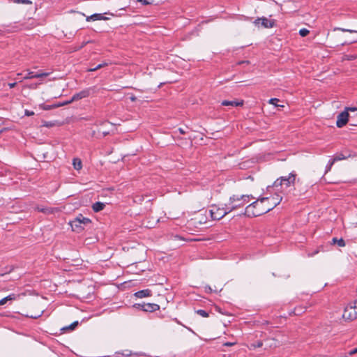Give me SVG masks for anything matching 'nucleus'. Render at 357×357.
<instances>
[{
  "instance_id": "obj_1",
  "label": "nucleus",
  "mask_w": 357,
  "mask_h": 357,
  "mask_svg": "<svg viewBox=\"0 0 357 357\" xmlns=\"http://www.w3.org/2000/svg\"><path fill=\"white\" fill-rule=\"evenodd\" d=\"M273 199L275 200L273 202L271 207H267L263 209H257V206H259V205H263L264 204H265L266 201H268V199L267 197H261L257 199L256 201L253 202L245 208L244 214L248 215V217H257L270 211L281 202V201L282 200V197L277 195V197H273Z\"/></svg>"
},
{
  "instance_id": "obj_2",
  "label": "nucleus",
  "mask_w": 357,
  "mask_h": 357,
  "mask_svg": "<svg viewBox=\"0 0 357 357\" xmlns=\"http://www.w3.org/2000/svg\"><path fill=\"white\" fill-rule=\"evenodd\" d=\"M251 199H254L251 195H233L229 199L225 206H227L229 211L231 212L234 210L243 207L248 204Z\"/></svg>"
},
{
  "instance_id": "obj_3",
  "label": "nucleus",
  "mask_w": 357,
  "mask_h": 357,
  "mask_svg": "<svg viewBox=\"0 0 357 357\" xmlns=\"http://www.w3.org/2000/svg\"><path fill=\"white\" fill-rule=\"evenodd\" d=\"M296 180V174L291 172L287 176H282L278 178L274 183L273 186H268L267 190H269L271 188H275V190L280 193L282 192L284 188H287L293 185Z\"/></svg>"
},
{
  "instance_id": "obj_4",
  "label": "nucleus",
  "mask_w": 357,
  "mask_h": 357,
  "mask_svg": "<svg viewBox=\"0 0 357 357\" xmlns=\"http://www.w3.org/2000/svg\"><path fill=\"white\" fill-rule=\"evenodd\" d=\"M357 108L356 107H347L345 111L338 114L337 117L336 126L338 128H342L347 122L351 121V118H354L355 116H351L348 113V111L356 112Z\"/></svg>"
},
{
  "instance_id": "obj_5",
  "label": "nucleus",
  "mask_w": 357,
  "mask_h": 357,
  "mask_svg": "<svg viewBox=\"0 0 357 357\" xmlns=\"http://www.w3.org/2000/svg\"><path fill=\"white\" fill-rule=\"evenodd\" d=\"M209 213L213 220H220L227 214L230 213V211H229L227 206L225 205L224 207H219L216 205H212L209 210Z\"/></svg>"
},
{
  "instance_id": "obj_6",
  "label": "nucleus",
  "mask_w": 357,
  "mask_h": 357,
  "mask_svg": "<svg viewBox=\"0 0 357 357\" xmlns=\"http://www.w3.org/2000/svg\"><path fill=\"white\" fill-rule=\"evenodd\" d=\"M342 317L348 321L354 320L357 318L356 310L353 308L351 305H347L344 310Z\"/></svg>"
},
{
  "instance_id": "obj_7",
  "label": "nucleus",
  "mask_w": 357,
  "mask_h": 357,
  "mask_svg": "<svg viewBox=\"0 0 357 357\" xmlns=\"http://www.w3.org/2000/svg\"><path fill=\"white\" fill-rule=\"evenodd\" d=\"M254 24L257 26H259L261 24V26L264 28H272L275 25V20H269L265 17H258L254 21Z\"/></svg>"
},
{
  "instance_id": "obj_8",
  "label": "nucleus",
  "mask_w": 357,
  "mask_h": 357,
  "mask_svg": "<svg viewBox=\"0 0 357 357\" xmlns=\"http://www.w3.org/2000/svg\"><path fill=\"white\" fill-rule=\"evenodd\" d=\"M91 222V220L89 218L84 217L82 214H79L77 217L75 218L73 221H72L71 226L72 227H80L82 228L81 225H87Z\"/></svg>"
},
{
  "instance_id": "obj_9",
  "label": "nucleus",
  "mask_w": 357,
  "mask_h": 357,
  "mask_svg": "<svg viewBox=\"0 0 357 357\" xmlns=\"http://www.w3.org/2000/svg\"><path fill=\"white\" fill-rule=\"evenodd\" d=\"M91 91V88H86L78 93H75L71 98V101L74 102L89 97Z\"/></svg>"
},
{
  "instance_id": "obj_10",
  "label": "nucleus",
  "mask_w": 357,
  "mask_h": 357,
  "mask_svg": "<svg viewBox=\"0 0 357 357\" xmlns=\"http://www.w3.org/2000/svg\"><path fill=\"white\" fill-rule=\"evenodd\" d=\"M144 307V312H153L158 310L160 309V306L155 303H145Z\"/></svg>"
},
{
  "instance_id": "obj_11",
  "label": "nucleus",
  "mask_w": 357,
  "mask_h": 357,
  "mask_svg": "<svg viewBox=\"0 0 357 357\" xmlns=\"http://www.w3.org/2000/svg\"><path fill=\"white\" fill-rule=\"evenodd\" d=\"M49 73H34L33 72H29L28 74L24 77V79H32V78H40L45 77L49 75Z\"/></svg>"
},
{
  "instance_id": "obj_12",
  "label": "nucleus",
  "mask_w": 357,
  "mask_h": 357,
  "mask_svg": "<svg viewBox=\"0 0 357 357\" xmlns=\"http://www.w3.org/2000/svg\"><path fill=\"white\" fill-rule=\"evenodd\" d=\"M135 296L139 298H142L145 297H149L151 296V291L150 289H143L138 291L134 294Z\"/></svg>"
},
{
  "instance_id": "obj_13",
  "label": "nucleus",
  "mask_w": 357,
  "mask_h": 357,
  "mask_svg": "<svg viewBox=\"0 0 357 357\" xmlns=\"http://www.w3.org/2000/svg\"><path fill=\"white\" fill-rule=\"evenodd\" d=\"M243 105V101H238V100H223L222 102V105L223 106H231V107H238L242 106Z\"/></svg>"
},
{
  "instance_id": "obj_14",
  "label": "nucleus",
  "mask_w": 357,
  "mask_h": 357,
  "mask_svg": "<svg viewBox=\"0 0 357 357\" xmlns=\"http://www.w3.org/2000/svg\"><path fill=\"white\" fill-rule=\"evenodd\" d=\"M105 17H104L102 14L95 13V14L91 15V16L87 17L86 21H88V22L91 21V20L96 21V20H105Z\"/></svg>"
},
{
  "instance_id": "obj_15",
  "label": "nucleus",
  "mask_w": 357,
  "mask_h": 357,
  "mask_svg": "<svg viewBox=\"0 0 357 357\" xmlns=\"http://www.w3.org/2000/svg\"><path fill=\"white\" fill-rule=\"evenodd\" d=\"M105 204L102 202H97L92 205V208L95 212H99L102 211L105 207Z\"/></svg>"
},
{
  "instance_id": "obj_16",
  "label": "nucleus",
  "mask_w": 357,
  "mask_h": 357,
  "mask_svg": "<svg viewBox=\"0 0 357 357\" xmlns=\"http://www.w3.org/2000/svg\"><path fill=\"white\" fill-rule=\"evenodd\" d=\"M16 298V295L14 294H10L8 296L0 300V305H3L6 303L8 301L15 300Z\"/></svg>"
},
{
  "instance_id": "obj_17",
  "label": "nucleus",
  "mask_w": 357,
  "mask_h": 357,
  "mask_svg": "<svg viewBox=\"0 0 357 357\" xmlns=\"http://www.w3.org/2000/svg\"><path fill=\"white\" fill-rule=\"evenodd\" d=\"M36 209L39 212H42L46 214L52 213L53 212V210L50 208H44L39 206H37Z\"/></svg>"
},
{
  "instance_id": "obj_18",
  "label": "nucleus",
  "mask_w": 357,
  "mask_h": 357,
  "mask_svg": "<svg viewBox=\"0 0 357 357\" xmlns=\"http://www.w3.org/2000/svg\"><path fill=\"white\" fill-rule=\"evenodd\" d=\"M73 167L75 169L79 170L82 168V161L78 158L73 159Z\"/></svg>"
},
{
  "instance_id": "obj_19",
  "label": "nucleus",
  "mask_w": 357,
  "mask_h": 357,
  "mask_svg": "<svg viewBox=\"0 0 357 357\" xmlns=\"http://www.w3.org/2000/svg\"><path fill=\"white\" fill-rule=\"evenodd\" d=\"M262 346H263L262 341H258L256 343L250 344V345L248 347V348H249V349H255L256 348L261 347Z\"/></svg>"
},
{
  "instance_id": "obj_20",
  "label": "nucleus",
  "mask_w": 357,
  "mask_h": 357,
  "mask_svg": "<svg viewBox=\"0 0 357 357\" xmlns=\"http://www.w3.org/2000/svg\"><path fill=\"white\" fill-rule=\"evenodd\" d=\"M78 321H74L73 323H72L71 324H70L68 326H66V327H64L62 328L63 331H66V330H70V331H73L74 330L78 325Z\"/></svg>"
},
{
  "instance_id": "obj_21",
  "label": "nucleus",
  "mask_w": 357,
  "mask_h": 357,
  "mask_svg": "<svg viewBox=\"0 0 357 357\" xmlns=\"http://www.w3.org/2000/svg\"><path fill=\"white\" fill-rule=\"evenodd\" d=\"M107 65H108V64H107V63H106V62H102V63H101L98 64L97 66H96V67H94V68H89V69L88 70V71H89V72L96 71V70H97L98 69H100V68H103V67H105V66H107Z\"/></svg>"
},
{
  "instance_id": "obj_22",
  "label": "nucleus",
  "mask_w": 357,
  "mask_h": 357,
  "mask_svg": "<svg viewBox=\"0 0 357 357\" xmlns=\"http://www.w3.org/2000/svg\"><path fill=\"white\" fill-rule=\"evenodd\" d=\"M347 157L344 155L342 153H338L335 155L333 159L335 162L340 161L344 159H346Z\"/></svg>"
},
{
  "instance_id": "obj_23",
  "label": "nucleus",
  "mask_w": 357,
  "mask_h": 357,
  "mask_svg": "<svg viewBox=\"0 0 357 357\" xmlns=\"http://www.w3.org/2000/svg\"><path fill=\"white\" fill-rule=\"evenodd\" d=\"M277 195H279V196L282 197L280 195H279V194H278V193H275V195H273L271 198H268V197H267V198L268 199V201H266V202H265V203H266V202H268V206H267V207H271V206H272V204H273V202H274V200H275V199H273V197H277Z\"/></svg>"
},
{
  "instance_id": "obj_24",
  "label": "nucleus",
  "mask_w": 357,
  "mask_h": 357,
  "mask_svg": "<svg viewBox=\"0 0 357 357\" xmlns=\"http://www.w3.org/2000/svg\"><path fill=\"white\" fill-rule=\"evenodd\" d=\"M197 314L200 315L202 317H208V312L204 310H198L197 312Z\"/></svg>"
},
{
  "instance_id": "obj_25",
  "label": "nucleus",
  "mask_w": 357,
  "mask_h": 357,
  "mask_svg": "<svg viewBox=\"0 0 357 357\" xmlns=\"http://www.w3.org/2000/svg\"><path fill=\"white\" fill-rule=\"evenodd\" d=\"M335 162L333 160V159H331L328 164L326 165V172H328V171L331 170L332 166L333 165V164L335 163Z\"/></svg>"
},
{
  "instance_id": "obj_26",
  "label": "nucleus",
  "mask_w": 357,
  "mask_h": 357,
  "mask_svg": "<svg viewBox=\"0 0 357 357\" xmlns=\"http://www.w3.org/2000/svg\"><path fill=\"white\" fill-rule=\"evenodd\" d=\"M15 3H23V4H31L32 2L30 0H13Z\"/></svg>"
},
{
  "instance_id": "obj_27",
  "label": "nucleus",
  "mask_w": 357,
  "mask_h": 357,
  "mask_svg": "<svg viewBox=\"0 0 357 357\" xmlns=\"http://www.w3.org/2000/svg\"><path fill=\"white\" fill-rule=\"evenodd\" d=\"M120 354L121 356L128 357V356H130L132 355V352L129 350H125L121 353H120V352L116 353V355H120Z\"/></svg>"
},
{
  "instance_id": "obj_28",
  "label": "nucleus",
  "mask_w": 357,
  "mask_h": 357,
  "mask_svg": "<svg viewBox=\"0 0 357 357\" xmlns=\"http://www.w3.org/2000/svg\"><path fill=\"white\" fill-rule=\"evenodd\" d=\"M279 102V99L276 98H271L269 100H268V102L271 105H273L275 107H278L279 105H278V102Z\"/></svg>"
},
{
  "instance_id": "obj_29",
  "label": "nucleus",
  "mask_w": 357,
  "mask_h": 357,
  "mask_svg": "<svg viewBox=\"0 0 357 357\" xmlns=\"http://www.w3.org/2000/svg\"><path fill=\"white\" fill-rule=\"evenodd\" d=\"M309 33V30H307V29H300L299 31V34L302 36V37H305L306 36L307 34Z\"/></svg>"
},
{
  "instance_id": "obj_30",
  "label": "nucleus",
  "mask_w": 357,
  "mask_h": 357,
  "mask_svg": "<svg viewBox=\"0 0 357 357\" xmlns=\"http://www.w3.org/2000/svg\"><path fill=\"white\" fill-rule=\"evenodd\" d=\"M55 125L54 122L52 121H44L43 123V126L46 128H51Z\"/></svg>"
},
{
  "instance_id": "obj_31",
  "label": "nucleus",
  "mask_w": 357,
  "mask_h": 357,
  "mask_svg": "<svg viewBox=\"0 0 357 357\" xmlns=\"http://www.w3.org/2000/svg\"><path fill=\"white\" fill-rule=\"evenodd\" d=\"M73 102V101H71V98H70L69 100L61 102H59L58 104L56 105V107H62V106L68 105V104H70V103H71Z\"/></svg>"
},
{
  "instance_id": "obj_32",
  "label": "nucleus",
  "mask_w": 357,
  "mask_h": 357,
  "mask_svg": "<svg viewBox=\"0 0 357 357\" xmlns=\"http://www.w3.org/2000/svg\"><path fill=\"white\" fill-rule=\"evenodd\" d=\"M144 305H145V303H135V304L133 305V307L144 311V307L143 306Z\"/></svg>"
},
{
  "instance_id": "obj_33",
  "label": "nucleus",
  "mask_w": 357,
  "mask_h": 357,
  "mask_svg": "<svg viewBox=\"0 0 357 357\" xmlns=\"http://www.w3.org/2000/svg\"><path fill=\"white\" fill-rule=\"evenodd\" d=\"M138 2H140L142 4L146 6L153 4V0L148 1V0H137Z\"/></svg>"
},
{
  "instance_id": "obj_34",
  "label": "nucleus",
  "mask_w": 357,
  "mask_h": 357,
  "mask_svg": "<svg viewBox=\"0 0 357 357\" xmlns=\"http://www.w3.org/2000/svg\"><path fill=\"white\" fill-rule=\"evenodd\" d=\"M56 107V105H43L42 106V108L45 110H49V109H51L52 108H55Z\"/></svg>"
},
{
  "instance_id": "obj_35",
  "label": "nucleus",
  "mask_w": 357,
  "mask_h": 357,
  "mask_svg": "<svg viewBox=\"0 0 357 357\" xmlns=\"http://www.w3.org/2000/svg\"><path fill=\"white\" fill-rule=\"evenodd\" d=\"M337 243L340 247L345 246V242L342 238L337 239Z\"/></svg>"
},
{
  "instance_id": "obj_36",
  "label": "nucleus",
  "mask_w": 357,
  "mask_h": 357,
  "mask_svg": "<svg viewBox=\"0 0 357 357\" xmlns=\"http://www.w3.org/2000/svg\"><path fill=\"white\" fill-rule=\"evenodd\" d=\"M24 114L27 116H30L34 115V112L33 111L26 109L24 112Z\"/></svg>"
},
{
  "instance_id": "obj_37",
  "label": "nucleus",
  "mask_w": 357,
  "mask_h": 357,
  "mask_svg": "<svg viewBox=\"0 0 357 357\" xmlns=\"http://www.w3.org/2000/svg\"><path fill=\"white\" fill-rule=\"evenodd\" d=\"M302 313V308H296L294 310V314L296 315H299Z\"/></svg>"
},
{
  "instance_id": "obj_38",
  "label": "nucleus",
  "mask_w": 357,
  "mask_h": 357,
  "mask_svg": "<svg viewBox=\"0 0 357 357\" xmlns=\"http://www.w3.org/2000/svg\"><path fill=\"white\" fill-rule=\"evenodd\" d=\"M337 29L341 30L342 31H347V32H350V33L356 32V31H354V30L346 29H342V28H337Z\"/></svg>"
},
{
  "instance_id": "obj_39",
  "label": "nucleus",
  "mask_w": 357,
  "mask_h": 357,
  "mask_svg": "<svg viewBox=\"0 0 357 357\" xmlns=\"http://www.w3.org/2000/svg\"><path fill=\"white\" fill-rule=\"evenodd\" d=\"M356 353H357V347H356V348H355V349H351V350H350V351H349V354L350 356H351V355H353V354H356Z\"/></svg>"
},
{
  "instance_id": "obj_40",
  "label": "nucleus",
  "mask_w": 357,
  "mask_h": 357,
  "mask_svg": "<svg viewBox=\"0 0 357 357\" xmlns=\"http://www.w3.org/2000/svg\"><path fill=\"white\" fill-rule=\"evenodd\" d=\"M235 344V342H227L225 343H224V346L225 347H231V346H233Z\"/></svg>"
},
{
  "instance_id": "obj_41",
  "label": "nucleus",
  "mask_w": 357,
  "mask_h": 357,
  "mask_svg": "<svg viewBox=\"0 0 357 357\" xmlns=\"http://www.w3.org/2000/svg\"><path fill=\"white\" fill-rule=\"evenodd\" d=\"M356 42H357V36L352 40H351L348 42H346L345 43H356Z\"/></svg>"
},
{
  "instance_id": "obj_42",
  "label": "nucleus",
  "mask_w": 357,
  "mask_h": 357,
  "mask_svg": "<svg viewBox=\"0 0 357 357\" xmlns=\"http://www.w3.org/2000/svg\"><path fill=\"white\" fill-rule=\"evenodd\" d=\"M353 308L356 310L357 312V301H354L353 304H350Z\"/></svg>"
},
{
  "instance_id": "obj_43",
  "label": "nucleus",
  "mask_w": 357,
  "mask_h": 357,
  "mask_svg": "<svg viewBox=\"0 0 357 357\" xmlns=\"http://www.w3.org/2000/svg\"><path fill=\"white\" fill-rule=\"evenodd\" d=\"M17 83L16 82H13V83H9L8 84V86L10 89H13L14 88L15 86H16Z\"/></svg>"
},
{
  "instance_id": "obj_44",
  "label": "nucleus",
  "mask_w": 357,
  "mask_h": 357,
  "mask_svg": "<svg viewBox=\"0 0 357 357\" xmlns=\"http://www.w3.org/2000/svg\"><path fill=\"white\" fill-rule=\"evenodd\" d=\"M205 291H206V292H211L212 291V289L211 288V287L207 286V287H205Z\"/></svg>"
},
{
  "instance_id": "obj_45",
  "label": "nucleus",
  "mask_w": 357,
  "mask_h": 357,
  "mask_svg": "<svg viewBox=\"0 0 357 357\" xmlns=\"http://www.w3.org/2000/svg\"><path fill=\"white\" fill-rule=\"evenodd\" d=\"M87 43H83L82 45L79 47H77L75 49V50H80L81 48H82L83 47H84V45L86 44Z\"/></svg>"
},
{
  "instance_id": "obj_46",
  "label": "nucleus",
  "mask_w": 357,
  "mask_h": 357,
  "mask_svg": "<svg viewBox=\"0 0 357 357\" xmlns=\"http://www.w3.org/2000/svg\"><path fill=\"white\" fill-rule=\"evenodd\" d=\"M318 252H319V251H318V250H316V251H314V252H312V253H308V254H307V255H308V257H312V256H314V255L317 254Z\"/></svg>"
},
{
  "instance_id": "obj_47",
  "label": "nucleus",
  "mask_w": 357,
  "mask_h": 357,
  "mask_svg": "<svg viewBox=\"0 0 357 357\" xmlns=\"http://www.w3.org/2000/svg\"><path fill=\"white\" fill-rule=\"evenodd\" d=\"M349 123L352 126H357V122H355V121H353V118H351V121Z\"/></svg>"
},
{
  "instance_id": "obj_48",
  "label": "nucleus",
  "mask_w": 357,
  "mask_h": 357,
  "mask_svg": "<svg viewBox=\"0 0 357 357\" xmlns=\"http://www.w3.org/2000/svg\"><path fill=\"white\" fill-rule=\"evenodd\" d=\"M130 98L132 102L135 101L137 99V98L135 96H131Z\"/></svg>"
},
{
  "instance_id": "obj_49",
  "label": "nucleus",
  "mask_w": 357,
  "mask_h": 357,
  "mask_svg": "<svg viewBox=\"0 0 357 357\" xmlns=\"http://www.w3.org/2000/svg\"><path fill=\"white\" fill-rule=\"evenodd\" d=\"M178 131L181 134H184L185 131L182 128H178Z\"/></svg>"
},
{
  "instance_id": "obj_50",
  "label": "nucleus",
  "mask_w": 357,
  "mask_h": 357,
  "mask_svg": "<svg viewBox=\"0 0 357 357\" xmlns=\"http://www.w3.org/2000/svg\"><path fill=\"white\" fill-rule=\"evenodd\" d=\"M337 238H333L332 239V242H333V243H337Z\"/></svg>"
},
{
  "instance_id": "obj_51",
  "label": "nucleus",
  "mask_w": 357,
  "mask_h": 357,
  "mask_svg": "<svg viewBox=\"0 0 357 357\" xmlns=\"http://www.w3.org/2000/svg\"><path fill=\"white\" fill-rule=\"evenodd\" d=\"M266 207H262V205H259V206H257V209H263V208H266Z\"/></svg>"
},
{
  "instance_id": "obj_52",
  "label": "nucleus",
  "mask_w": 357,
  "mask_h": 357,
  "mask_svg": "<svg viewBox=\"0 0 357 357\" xmlns=\"http://www.w3.org/2000/svg\"><path fill=\"white\" fill-rule=\"evenodd\" d=\"M102 135H103V136H106V135H109V132H103Z\"/></svg>"
},
{
  "instance_id": "obj_53",
  "label": "nucleus",
  "mask_w": 357,
  "mask_h": 357,
  "mask_svg": "<svg viewBox=\"0 0 357 357\" xmlns=\"http://www.w3.org/2000/svg\"><path fill=\"white\" fill-rule=\"evenodd\" d=\"M40 315H38V316H37V317H33V316H31V317H32V318H34V319H36L37 317H40Z\"/></svg>"
},
{
  "instance_id": "obj_54",
  "label": "nucleus",
  "mask_w": 357,
  "mask_h": 357,
  "mask_svg": "<svg viewBox=\"0 0 357 357\" xmlns=\"http://www.w3.org/2000/svg\"><path fill=\"white\" fill-rule=\"evenodd\" d=\"M5 30H6V28H3V30H2L3 32L1 33V34L5 31Z\"/></svg>"
},
{
  "instance_id": "obj_55",
  "label": "nucleus",
  "mask_w": 357,
  "mask_h": 357,
  "mask_svg": "<svg viewBox=\"0 0 357 357\" xmlns=\"http://www.w3.org/2000/svg\"><path fill=\"white\" fill-rule=\"evenodd\" d=\"M2 32H3V31H1V29H0V34H1Z\"/></svg>"
}]
</instances>
